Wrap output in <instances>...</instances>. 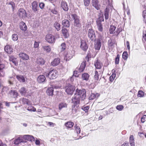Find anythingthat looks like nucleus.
Wrapping results in <instances>:
<instances>
[{"label":"nucleus","mask_w":146,"mask_h":146,"mask_svg":"<svg viewBox=\"0 0 146 146\" xmlns=\"http://www.w3.org/2000/svg\"><path fill=\"white\" fill-rule=\"evenodd\" d=\"M66 49V44L64 43H62L60 46L59 47V50L61 52L64 50Z\"/></svg>","instance_id":"37"},{"label":"nucleus","mask_w":146,"mask_h":146,"mask_svg":"<svg viewBox=\"0 0 146 146\" xmlns=\"http://www.w3.org/2000/svg\"><path fill=\"white\" fill-rule=\"evenodd\" d=\"M86 91L85 89L79 90L77 89L76 91L74 97L72 99V102L73 103L76 104H79L80 98L82 100H83L85 99L86 95Z\"/></svg>","instance_id":"1"},{"label":"nucleus","mask_w":146,"mask_h":146,"mask_svg":"<svg viewBox=\"0 0 146 146\" xmlns=\"http://www.w3.org/2000/svg\"><path fill=\"white\" fill-rule=\"evenodd\" d=\"M47 94L49 96H52L53 93V88H49L46 91Z\"/></svg>","instance_id":"27"},{"label":"nucleus","mask_w":146,"mask_h":146,"mask_svg":"<svg viewBox=\"0 0 146 146\" xmlns=\"http://www.w3.org/2000/svg\"><path fill=\"white\" fill-rule=\"evenodd\" d=\"M92 5L97 10L100 9V5L98 4V0H92Z\"/></svg>","instance_id":"11"},{"label":"nucleus","mask_w":146,"mask_h":146,"mask_svg":"<svg viewBox=\"0 0 146 146\" xmlns=\"http://www.w3.org/2000/svg\"><path fill=\"white\" fill-rule=\"evenodd\" d=\"M67 106V104L65 102H61L58 105L59 109L61 110L62 108H66Z\"/></svg>","instance_id":"32"},{"label":"nucleus","mask_w":146,"mask_h":146,"mask_svg":"<svg viewBox=\"0 0 146 146\" xmlns=\"http://www.w3.org/2000/svg\"><path fill=\"white\" fill-rule=\"evenodd\" d=\"M27 110L30 111H36V109L32 106H29L27 108Z\"/></svg>","instance_id":"46"},{"label":"nucleus","mask_w":146,"mask_h":146,"mask_svg":"<svg viewBox=\"0 0 146 146\" xmlns=\"http://www.w3.org/2000/svg\"><path fill=\"white\" fill-rule=\"evenodd\" d=\"M146 120V115H144L141 118V122L142 123H144Z\"/></svg>","instance_id":"56"},{"label":"nucleus","mask_w":146,"mask_h":146,"mask_svg":"<svg viewBox=\"0 0 146 146\" xmlns=\"http://www.w3.org/2000/svg\"><path fill=\"white\" fill-rule=\"evenodd\" d=\"M115 70L113 69L112 70V72L113 73L111 75L110 77V80L111 82H112L115 79L116 75L115 74Z\"/></svg>","instance_id":"30"},{"label":"nucleus","mask_w":146,"mask_h":146,"mask_svg":"<svg viewBox=\"0 0 146 146\" xmlns=\"http://www.w3.org/2000/svg\"><path fill=\"white\" fill-rule=\"evenodd\" d=\"M32 9L34 12L37 11V3L36 1H34L32 3Z\"/></svg>","instance_id":"25"},{"label":"nucleus","mask_w":146,"mask_h":146,"mask_svg":"<svg viewBox=\"0 0 146 146\" xmlns=\"http://www.w3.org/2000/svg\"><path fill=\"white\" fill-rule=\"evenodd\" d=\"M143 17L146 21V11H144L143 12Z\"/></svg>","instance_id":"59"},{"label":"nucleus","mask_w":146,"mask_h":146,"mask_svg":"<svg viewBox=\"0 0 146 146\" xmlns=\"http://www.w3.org/2000/svg\"><path fill=\"white\" fill-rule=\"evenodd\" d=\"M45 76L42 75H40L37 78V81L39 83H42L44 82L46 80Z\"/></svg>","instance_id":"10"},{"label":"nucleus","mask_w":146,"mask_h":146,"mask_svg":"<svg viewBox=\"0 0 146 146\" xmlns=\"http://www.w3.org/2000/svg\"><path fill=\"white\" fill-rule=\"evenodd\" d=\"M19 91L20 93L22 95L25 96L27 95V90L25 87H21Z\"/></svg>","instance_id":"16"},{"label":"nucleus","mask_w":146,"mask_h":146,"mask_svg":"<svg viewBox=\"0 0 146 146\" xmlns=\"http://www.w3.org/2000/svg\"><path fill=\"white\" fill-rule=\"evenodd\" d=\"M62 32L64 36H66L67 33V30L66 29H63L62 30Z\"/></svg>","instance_id":"58"},{"label":"nucleus","mask_w":146,"mask_h":146,"mask_svg":"<svg viewBox=\"0 0 146 146\" xmlns=\"http://www.w3.org/2000/svg\"><path fill=\"white\" fill-rule=\"evenodd\" d=\"M89 106H87L86 107H82V109L84 111L86 112L88 111V110H89Z\"/></svg>","instance_id":"55"},{"label":"nucleus","mask_w":146,"mask_h":146,"mask_svg":"<svg viewBox=\"0 0 146 146\" xmlns=\"http://www.w3.org/2000/svg\"><path fill=\"white\" fill-rule=\"evenodd\" d=\"M99 96L98 94L97 93L96 94L94 93H92L89 97V99L90 100H92L96 98H97Z\"/></svg>","instance_id":"28"},{"label":"nucleus","mask_w":146,"mask_h":146,"mask_svg":"<svg viewBox=\"0 0 146 146\" xmlns=\"http://www.w3.org/2000/svg\"><path fill=\"white\" fill-rule=\"evenodd\" d=\"M60 62V59L59 58H55L51 63V65L54 66L58 65Z\"/></svg>","instance_id":"19"},{"label":"nucleus","mask_w":146,"mask_h":146,"mask_svg":"<svg viewBox=\"0 0 146 146\" xmlns=\"http://www.w3.org/2000/svg\"><path fill=\"white\" fill-rule=\"evenodd\" d=\"M96 68L98 69H100L102 66V64L99 61L97 60L94 63Z\"/></svg>","instance_id":"17"},{"label":"nucleus","mask_w":146,"mask_h":146,"mask_svg":"<svg viewBox=\"0 0 146 146\" xmlns=\"http://www.w3.org/2000/svg\"><path fill=\"white\" fill-rule=\"evenodd\" d=\"M45 40L49 43H54L55 42V38L54 36L50 34L47 35L45 37Z\"/></svg>","instance_id":"6"},{"label":"nucleus","mask_w":146,"mask_h":146,"mask_svg":"<svg viewBox=\"0 0 146 146\" xmlns=\"http://www.w3.org/2000/svg\"><path fill=\"white\" fill-rule=\"evenodd\" d=\"M97 41H99V42H100L101 44L102 42H104L105 41V38L102 36H100L97 40Z\"/></svg>","instance_id":"42"},{"label":"nucleus","mask_w":146,"mask_h":146,"mask_svg":"<svg viewBox=\"0 0 146 146\" xmlns=\"http://www.w3.org/2000/svg\"><path fill=\"white\" fill-rule=\"evenodd\" d=\"M61 7L63 10L66 11H67L69 9L67 3L64 1H62L61 2Z\"/></svg>","instance_id":"14"},{"label":"nucleus","mask_w":146,"mask_h":146,"mask_svg":"<svg viewBox=\"0 0 146 146\" xmlns=\"http://www.w3.org/2000/svg\"><path fill=\"white\" fill-rule=\"evenodd\" d=\"M80 47L84 51H86L88 47L84 40H82L81 41Z\"/></svg>","instance_id":"13"},{"label":"nucleus","mask_w":146,"mask_h":146,"mask_svg":"<svg viewBox=\"0 0 146 146\" xmlns=\"http://www.w3.org/2000/svg\"><path fill=\"white\" fill-rule=\"evenodd\" d=\"M144 96V92L141 90L139 91L138 92L137 96L138 97H143Z\"/></svg>","instance_id":"48"},{"label":"nucleus","mask_w":146,"mask_h":146,"mask_svg":"<svg viewBox=\"0 0 146 146\" xmlns=\"http://www.w3.org/2000/svg\"><path fill=\"white\" fill-rule=\"evenodd\" d=\"M4 49L5 51L8 54H11L13 52V48L10 45L6 46Z\"/></svg>","instance_id":"12"},{"label":"nucleus","mask_w":146,"mask_h":146,"mask_svg":"<svg viewBox=\"0 0 146 146\" xmlns=\"http://www.w3.org/2000/svg\"><path fill=\"white\" fill-rule=\"evenodd\" d=\"M129 143L131 146H135L134 139L133 135H131L129 137Z\"/></svg>","instance_id":"31"},{"label":"nucleus","mask_w":146,"mask_h":146,"mask_svg":"<svg viewBox=\"0 0 146 146\" xmlns=\"http://www.w3.org/2000/svg\"><path fill=\"white\" fill-rule=\"evenodd\" d=\"M65 125L67 128H71L74 125V123L71 122H68L66 123Z\"/></svg>","instance_id":"36"},{"label":"nucleus","mask_w":146,"mask_h":146,"mask_svg":"<svg viewBox=\"0 0 146 146\" xmlns=\"http://www.w3.org/2000/svg\"><path fill=\"white\" fill-rule=\"evenodd\" d=\"M9 60L10 61L12 62L14 60H16V58H15L14 56H11L9 57Z\"/></svg>","instance_id":"62"},{"label":"nucleus","mask_w":146,"mask_h":146,"mask_svg":"<svg viewBox=\"0 0 146 146\" xmlns=\"http://www.w3.org/2000/svg\"><path fill=\"white\" fill-rule=\"evenodd\" d=\"M101 44L99 41L96 40L94 48L96 50H99L101 47Z\"/></svg>","instance_id":"24"},{"label":"nucleus","mask_w":146,"mask_h":146,"mask_svg":"<svg viewBox=\"0 0 146 146\" xmlns=\"http://www.w3.org/2000/svg\"><path fill=\"white\" fill-rule=\"evenodd\" d=\"M108 45L109 46H112L114 44V42L111 39H110L108 42Z\"/></svg>","instance_id":"45"},{"label":"nucleus","mask_w":146,"mask_h":146,"mask_svg":"<svg viewBox=\"0 0 146 146\" xmlns=\"http://www.w3.org/2000/svg\"><path fill=\"white\" fill-rule=\"evenodd\" d=\"M36 62L38 64L43 65L44 63V61L43 58H39L37 59Z\"/></svg>","instance_id":"35"},{"label":"nucleus","mask_w":146,"mask_h":146,"mask_svg":"<svg viewBox=\"0 0 146 146\" xmlns=\"http://www.w3.org/2000/svg\"><path fill=\"white\" fill-rule=\"evenodd\" d=\"M39 5L41 9H42L44 7V4L43 3H39Z\"/></svg>","instance_id":"60"},{"label":"nucleus","mask_w":146,"mask_h":146,"mask_svg":"<svg viewBox=\"0 0 146 146\" xmlns=\"http://www.w3.org/2000/svg\"><path fill=\"white\" fill-rule=\"evenodd\" d=\"M19 26L20 29L23 31H25L27 29L26 25L25 23L23 21H22L20 23Z\"/></svg>","instance_id":"20"},{"label":"nucleus","mask_w":146,"mask_h":146,"mask_svg":"<svg viewBox=\"0 0 146 146\" xmlns=\"http://www.w3.org/2000/svg\"><path fill=\"white\" fill-rule=\"evenodd\" d=\"M122 57L124 60H126L127 58V52H124L123 54Z\"/></svg>","instance_id":"50"},{"label":"nucleus","mask_w":146,"mask_h":146,"mask_svg":"<svg viewBox=\"0 0 146 146\" xmlns=\"http://www.w3.org/2000/svg\"><path fill=\"white\" fill-rule=\"evenodd\" d=\"M90 75L87 73H84L82 74V78L84 80L87 81L88 80Z\"/></svg>","instance_id":"23"},{"label":"nucleus","mask_w":146,"mask_h":146,"mask_svg":"<svg viewBox=\"0 0 146 146\" xmlns=\"http://www.w3.org/2000/svg\"><path fill=\"white\" fill-rule=\"evenodd\" d=\"M78 72L77 71H74L73 76H75V77H78L79 75L78 74Z\"/></svg>","instance_id":"57"},{"label":"nucleus","mask_w":146,"mask_h":146,"mask_svg":"<svg viewBox=\"0 0 146 146\" xmlns=\"http://www.w3.org/2000/svg\"><path fill=\"white\" fill-rule=\"evenodd\" d=\"M51 12L54 14H56L57 13V11L55 9H52Z\"/></svg>","instance_id":"64"},{"label":"nucleus","mask_w":146,"mask_h":146,"mask_svg":"<svg viewBox=\"0 0 146 146\" xmlns=\"http://www.w3.org/2000/svg\"><path fill=\"white\" fill-rule=\"evenodd\" d=\"M94 79L96 81H95V85L97 84V82H96L99 79L98 75V72L97 71L95 70V75L94 76Z\"/></svg>","instance_id":"38"},{"label":"nucleus","mask_w":146,"mask_h":146,"mask_svg":"<svg viewBox=\"0 0 146 146\" xmlns=\"http://www.w3.org/2000/svg\"><path fill=\"white\" fill-rule=\"evenodd\" d=\"M75 129L76 130L77 134L80 133V129L79 127H78L77 125H75L74 126Z\"/></svg>","instance_id":"47"},{"label":"nucleus","mask_w":146,"mask_h":146,"mask_svg":"<svg viewBox=\"0 0 146 146\" xmlns=\"http://www.w3.org/2000/svg\"><path fill=\"white\" fill-rule=\"evenodd\" d=\"M62 24L63 26L66 27H69L70 26L69 21L67 19H64L62 21Z\"/></svg>","instance_id":"26"},{"label":"nucleus","mask_w":146,"mask_h":146,"mask_svg":"<svg viewBox=\"0 0 146 146\" xmlns=\"http://www.w3.org/2000/svg\"><path fill=\"white\" fill-rule=\"evenodd\" d=\"M84 5L86 6H88L90 3V0H84Z\"/></svg>","instance_id":"51"},{"label":"nucleus","mask_w":146,"mask_h":146,"mask_svg":"<svg viewBox=\"0 0 146 146\" xmlns=\"http://www.w3.org/2000/svg\"><path fill=\"white\" fill-rule=\"evenodd\" d=\"M48 124L49 125V126L52 127H53L56 125L55 124L51 122H49Z\"/></svg>","instance_id":"63"},{"label":"nucleus","mask_w":146,"mask_h":146,"mask_svg":"<svg viewBox=\"0 0 146 146\" xmlns=\"http://www.w3.org/2000/svg\"><path fill=\"white\" fill-rule=\"evenodd\" d=\"M20 102L23 104H27L29 105L30 104V102L29 100L25 98H23L20 99Z\"/></svg>","instance_id":"22"},{"label":"nucleus","mask_w":146,"mask_h":146,"mask_svg":"<svg viewBox=\"0 0 146 146\" xmlns=\"http://www.w3.org/2000/svg\"><path fill=\"white\" fill-rule=\"evenodd\" d=\"M18 14L19 16L23 19H25L27 17L26 12L23 9H20L19 10Z\"/></svg>","instance_id":"8"},{"label":"nucleus","mask_w":146,"mask_h":146,"mask_svg":"<svg viewBox=\"0 0 146 146\" xmlns=\"http://www.w3.org/2000/svg\"><path fill=\"white\" fill-rule=\"evenodd\" d=\"M25 138H26V139L29 140L31 142L35 141H35V144L36 145H40V142L39 140L40 139H38L36 138V139H35V138L33 136L29 135H25Z\"/></svg>","instance_id":"4"},{"label":"nucleus","mask_w":146,"mask_h":146,"mask_svg":"<svg viewBox=\"0 0 146 146\" xmlns=\"http://www.w3.org/2000/svg\"><path fill=\"white\" fill-rule=\"evenodd\" d=\"M119 55L117 54V57L115 58V63L116 64H118L119 62Z\"/></svg>","instance_id":"52"},{"label":"nucleus","mask_w":146,"mask_h":146,"mask_svg":"<svg viewBox=\"0 0 146 146\" xmlns=\"http://www.w3.org/2000/svg\"><path fill=\"white\" fill-rule=\"evenodd\" d=\"M39 42H36L35 41L34 44V47L35 48H36L38 47L39 46Z\"/></svg>","instance_id":"61"},{"label":"nucleus","mask_w":146,"mask_h":146,"mask_svg":"<svg viewBox=\"0 0 146 146\" xmlns=\"http://www.w3.org/2000/svg\"><path fill=\"white\" fill-rule=\"evenodd\" d=\"M44 50L47 52H50L51 50V48L49 46H42Z\"/></svg>","instance_id":"34"},{"label":"nucleus","mask_w":146,"mask_h":146,"mask_svg":"<svg viewBox=\"0 0 146 146\" xmlns=\"http://www.w3.org/2000/svg\"><path fill=\"white\" fill-rule=\"evenodd\" d=\"M116 27L114 26L111 25L110 28V34H113L115 31Z\"/></svg>","instance_id":"43"},{"label":"nucleus","mask_w":146,"mask_h":146,"mask_svg":"<svg viewBox=\"0 0 146 146\" xmlns=\"http://www.w3.org/2000/svg\"><path fill=\"white\" fill-rule=\"evenodd\" d=\"M97 24L99 31L101 32L102 31L103 28L101 22L99 21H97Z\"/></svg>","instance_id":"33"},{"label":"nucleus","mask_w":146,"mask_h":146,"mask_svg":"<svg viewBox=\"0 0 146 146\" xmlns=\"http://www.w3.org/2000/svg\"><path fill=\"white\" fill-rule=\"evenodd\" d=\"M65 91L68 94L72 95L75 90L74 86L69 84L65 87Z\"/></svg>","instance_id":"5"},{"label":"nucleus","mask_w":146,"mask_h":146,"mask_svg":"<svg viewBox=\"0 0 146 146\" xmlns=\"http://www.w3.org/2000/svg\"><path fill=\"white\" fill-rule=\"evenodd\" d=\"M11 95L14 98L18 96V94L17 92L14 90H11L10 92Z\"/></svg>","instance_id":"40"},{"label":"nucleus","mask_w":146,"mask_h":146,"mask_svg":"<svg viewBox=\"0 0 146 146\" xmlns=\"http://www.w3.org/2000/svg\"><path fill=\"white\" fill-rule=\"evenodd\" d=\"M86 66V61H83L81 64L80 66V67L78 70L80 72H83Z\"/></svg>","instance_id":"21"},{"label":"nucleus","mask_w":146,"mask_h":146,"mask_svg":"<svg viewBox=\"0 0 146 146\" xmlns=\"http://www.w3.org/2000/svg\"><path fill=\"white\" fill-rule=\"evenodd\" d=\"M19 56L20 58L24 60H27L29 59V56L24 53H20L19 54Z\"/></svg>","instance_id":"15"},{"label":"nucleus","mask_w":146,"mask_h":146,"mask_svg":"<svg viewBox=\"0 0 146 146\" xmlns=\"http://www.w3.org/2000/svg\"><path fill=\"white\" fill-rule=\"evenodd\" d=\"M109 9L107 8L105 10L104 15L105 19L106 20L108 19L109 18Z\"/></svg>","instance_id":"39"},{"label":"nucleus","mask_w":146,"mask_h":146,"mask_svg":"<svg viewBox=\"0 0 146 146\" xmlns=\"http://www.w3.org/2000/svg\"><path fill=\"white\" fill-rule=\"evenodd\" d=\"M69 16L71 17H70V18H71L72 20H74L75 29L76 28V29H78V28L79 29L80 27V24L79 23V20L77 16L75 14H72Z\"/></svg>","instance_id":"2"},{"label":"nucleus","mask_w":146,"mask_h":146,"mask_svg":"<svg viewBox=\"0 0 146 146\" xmlns=\"http://www.w3.org/2000/svg\"><path fill=\"white\" fill-rule=\"evenodd\" d=\"M16 78L17 80L21 82H23L25 81V80L24 77L22 75H17Z\"/></svg>","instance_id":"29"},{"label":"nucleus","mask_w":146,"mask_h":146,"mask_svg":"<svg viewBox=\"0 0 146 146\" xmlns=\"http://www.w3.org/2000/svg\"><path fill=\"white\" fill-rule=\"evenodd\" d=\"M74 51H69L66 54H65L64 59H65L66 61L69 60L72 58L74 56Z\"/></svg>","instance_id":"9"},{"label":"nucleus","mask_w":146,"mask_h":146,"mask_svg":"<svg viewBox=\"0 0 146 146\" xmlns=\"http://www.w3.org/2000/svg\"><path fill=\"white\" fill-rule=\"evenodd\" d=\"M88 35L89 38L92 41H94L96 39V35L94 31L92 29L88 30Z\"/></svg>","instance_id":"7"},{"label":"nucleus","mask_w":146,"mask_h":146,"mask_svg":"<svg viewBox=\"0 0 146 146\" xmlns=\"http://www.w3.org/2000/svg\"><path fill=\"white\" fill-rule=\"evenodd\" d=\"M122 30V29L121 28L119 27L118 28L116 32L115 35H118L119 33L121 32Z\"/></svg>","instance_id":"54"},{"label":"nucleus","mask_w":146,"mask_h":146,"mask_svg":"<svg viewBox=\"0 0 146 146\" xmlns=\"http://www.w3.org/2000/svg\"><path fill=\"white\" fill-rule=\"evenodd\" d=\"M58 74L57 70H53L50 71L47 75H46L47 77L50 79H53L56 78Z\"/></svg>","instance_id":"3"},{"label":"nucleus","mask_w":146,"mask_h":146,"mask_svg":"<svg viewBox=\"0 0 146 146\" xmlns=\"http://www.w3.org/2000/svg\"><path fill=\"white\" fill-rule=\"evenodd\" d=\"M18 36L16 34H13L12 36V39L14 41H16L18 39Z\"/></svg>","instance_id":"49"},{"label":"nucleus","mask_w":146,"mask_h":146,"mask_svg":"<svg viewBox=\"0 0 146 146\" xmlns=\"http://www.w3.org/2000/svg\"><path fill=\"white\" fill-rule=\"evenodd\" d=\"M54 26L56 29L58 31H59L60 29V25L58 23L55 22L54 24Z\"/></svg>","instance_id":"44"},{"label":"nucleus","mask_w":146,"mask_h":146,"mask_svg":"<svg viewBox=\"0 0 146 146\" xmlns=\"http://www.w3.org/2000/svg\"><path fill=\"white\" fill-rule=\"evenodd\" d=\"M123 107L122 105H118L116 107V109L117 110L119 111H121L123 109Z\"/></svg>","instance_id":"53"},{"label":"nucleus","mask_w":146,"mask_h":146,"mask_svg":"<svg viewBox=\"0 0 146 146\" xmlns=\"http://www.w3.org/2000/svg\"><path fill=\"white\" fill-rule=\"evenodd\" d=\"M23 140L20 138V137H18L15 140L14 144L16 145H17L20 143L23 142Z\"/></svg>","instance_id":"41"},{"label":"nucleus","mask_w":146,"mask_h":146,"mask_svg":"<svg viewBox=\"0 0 146 146\" xmlns=\"http://www.w3.org/2000/svg\"><path fill=\"white\" fill-rule=\"evenodd\" d=\"M74 105L72 107V113L74 114L77 113L78 109V104H76L74 103H73Z\"/></svg>","instance_id":"18"}]
</instances>
